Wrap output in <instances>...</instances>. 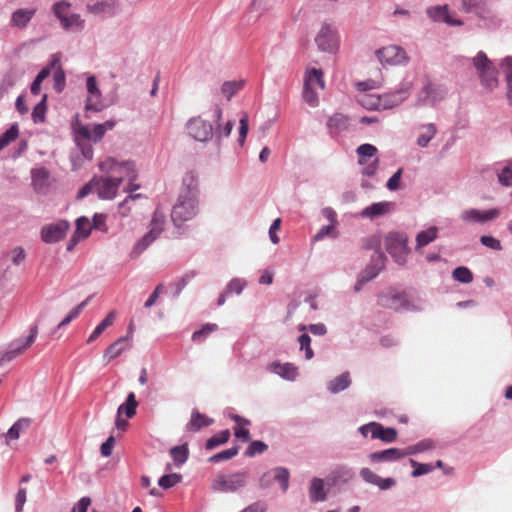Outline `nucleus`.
<instances>
[{
  "label": "nucleus",
  "mask_w": 512,
  "mask_h": 512,
  "mask_svg": "<svg viewBox=\"0 0 512 512\" xmlns=\"http://www.w3.org/2000/svg\"><path fill=\"white\" fill-rule=\"evenodd\" d=\"M199 181L194 172H187L182 179V186L171 211V220L179 228L195 218L199 212Z\"/></svg>",
  "instance_id": "1"
},
{
  "label": "nucleus",
  "mask_w": 512,
  "mask_h": 512,
  "mask_svg": "<svg viewBox=\"0 0 512 512\" xmlns=\"http://www.w3.org/2000/svg\"><path fill=\"white\" fill-rule=\"evenodd\" d=\"M165 224V213L157 208L152 215L148 231L133 245L129 257L133 260L139 258L162 234Z\"/></svg>",
  "instance_id": "2"
},
{
  "label": "nucleus",
  "mask_w": 512,
  "mask_h": 512,
  "mask_svg": "<svg viewBox=\"0 0 512 512\" xmlns=\"http://www.w3.org/2000/svg\"><path fill=\"white\" fill-rule=\"evenodd\" d=\"M408 241V235L398 231H391L384 238L386 251L399 266H404L407 263L411 251L408 247Z\"/></svg>",
  "instance_id": "3"
},
{
  "label": "nucleus",
  "mask_w": 512,
  "mask_h": 512,
  "mask_svg": "<svg viewBox=\"0 0 512 512\" xmlns=\"http://www.w3.org/2000/svg\"><path fill=\"white\" fill-rule=\"evenodd\" d=\"M248 472H236L232 474H219L213 480L211 488L221 493H234L244 488L247 484Z\"/></svg>",
  "instance_id": "4"
},
{
  "label": "nucleus",
  "mask_w": 512,
  "mask_h": 512,
  "mask_svg": "<svg viewBox=\"0 0 512 512\" xmlns=\"http://www.w3.org/2000/svg\"><path fill=\"white\" fill-rule=\"evenodd\" d=\"M447 94L448 89L446 86L428 80L417 94L416 105L435 106L443 101Z\"/></svg>",
  "instance_id": "5"
},
{
  "label": "nucleus",
  "mask_w": 512,
  "mask_h": 512,
  "mask_svg": "<svg viewBox=\"0 0 512 512\" xmlns=\"http://www.w3.org/2000/svg\"><path fill=\"white\" fill-rule=\"evenodd\" d=\"M471 62L479 75L481 83L486 88L493 89L498 82L497 72L487 55L483 51H479L476 56L471 58Z\"/></svg>",
  "instance_id": "6"
},
{
  "label": "nucleus",
  "mask_w": 512,
  "mask_h": 512,
  "mask_svg": "<svg viewBox=\"0 0 512 512\" xmlns=\"http://www.w3.org/2000/svg\"><path fill=\"white\" fill-rule=\"evenodd\" d=\"M38 335V326L33 325L30 328V333L27 337H21L13 340L8 349L0 356V366L8 363L21 354H23L35 342Z\"/></svg>",
  "instance_id": "7"
},
{
  "label": "nucleus",
  "mask_w": 512,
  "mask_h": 512,
  "mask_svg": "<svg viewBox=\"0 0 512 512\" xmlns=\"http://www.w3.org/2000/svg\"><path fill=\"white\" fill-rule=\"evenodd\" d=\"M101 171L105 172L111 178L123 177L133 181L136 178L135 164L132 161L119 162L114 158H107L99 164Z\"/></svg>",
  "instance_id": "8"
},
{
  "label": "nucleus",
  "mask_w": 512,
  "mask_h": 512,
  "mask_svg": "<svg viewBox=\"0 0 512 512\" xmlns=\"http://www.w3.org/2000/svg\"><path fill=\"white\" fill-rule=\"evenodd\" d=\"M500 209L491 208L487 210H480L476 208L465 209L460 213V220L467 225L472 224H485L493 221L500 216Z\"/></svg>",
  "instance_id": "9"
},
{
  "label": "nucleus",
  "mask_w": 512,
  "mask_h": 512,
  "mask_svg": "<svg viewBox=\"0 0 512 512\" xmlns=\"http://www.w3.org/2000/svg\"><path fill=\"white\" fill-rule=\"evenodd\" d=\"M378 304L394 311L413 310L414 307L403 292L389 291L378 296Z\"/></svg>",
  "instance_id": "10"
},
{
  "label": "nucleus",
  "mask_w": 512,
  "mask_h": 512,
  "mask_svg": "<svg viewBox=\"0 0 512 512\" xmlns=\"http://www.w3.org/2000/svg\"><path fill=\"white\" fill-rule=\"evenodd\" d=\"M290 472L287 468L278 466L269 471L264 472L259 478V486L262 489L269 488L273 481L279 483L283 493L289 488Z\"/></svg>",
  "instance_id": "11"
},
{
  "label": "nucleus",
  "mask_w": 512,
  "mask_h": 512,
  "mask_svg": "<svg viewBox=\"0 0 512 512\" xmlns=\"http://www.w3.org/2000/svg\"><path fill=\"white\" fill-rule=\"evenodd\" d=\"M188 134L199 142H208L213 137V126L201 117H193L186 124Z\"/></svg>",
  "instance_id": "12"
},
{
  "label": "nucleus",
  "mask_w": 512,
  "mask_h": 512,
  "mask_svg": "<svg viewBox=\"0 0 512 512\" xmlns=\"http://www.w3.org/2000/svg\"><path fill=\"white\" fill-rule=\"evenodd\" d=\"M74 140L76 148L71 152V162L74 170L81 167L84 160H91L93 158V147L89 140L82 139L74 130Z\"/></svg>",
  "instance_id": "13"
},
{
  "label": "nucleus",
  "mask_w": 512,
  "mask_h": 512,
  "mask_svg": "<svg viewBox=\"0 0 512 512\" xmlns=\"http://www.w3.org/2000/svg\"><path fill=\"white\" fill-rule=\"evenodd\" d=\"M315 42L322 52L335 53L338 50V37L330 24H323L318 32Z\"/></svg>",
  "instance_id": "14"
},
{
  "label": "nucleus",
  "mask_w": 512,
  "mask_h": 512,
  "mask_svg": "<svg viewBox=\"0 0 512 512\" xmlns=\"http://www.w3.org/2000/svg\"><path fill=\"white\" fill-rule=\"evenodd\" d=\"M376 56L382 65H401L408 60L405 50L397 45H389L377 50Z\"/></svg>",
  "instance_id": "15"
},
{
  "label": "nucleus",
  "mask_w": 512,
  "mask_h": 512,
  "mask_svg": "<svg viewBox=\"0 0 512 512\" xmlns=\"http://www.w3.org/2000/svg\"><path fill=\"white\" fill-rule=\"evenodd\" d=\"M354 477L355 472L351 467L339 464L330 470L326 477V481L329 487L340 488L350 483Z\"/></svg>",
  "instance_id": "16"
},
{
  "label": "nucleus",
  "mask_w": 512,
  "mask_h": 512,
  "mask_svg": "<svg viewBox=\"0 0 512 512\" xmlns=\"http://www.w3.org/2000/svg\"><path fill=\"white\" fill-rule=\"evenodd\" d=\"M69 227L70 224L66 220L45 225L41 228V239L48 244L57 243L64 239Z\"/></svg>",
  "instance_id": "17"
},
{
  "label": "nucleus",
  "mask_w": 512,
  "mask_h": 512,
  "mask_svg": "<svg viewBox=\"0 0 512 512\" xmlns=\"http://www.w3.org/2000/svg\"><path fill=\"white\" fill-rule=\"evenodd\" d=\"M96 181V192L98 197L101 199H112L116 196V192L120 184L123 182V177H96Z\"/></svg>",
  "instance_id": "18"
},
{
  "label": "nucleus",
  "mask_w": 512,
  "mask_h": 512,
  "mask_svg": "<svg viewBox=\"0 0 512 512\" xmlns=\"http://www.w3.org/2000/svg\"><path fill=\"white\" fill-rule=\"evenodd\" d=\"M86 87L88 97L86 100L85 108L87 111L99 112L104 108L101 101V91L98 88L95 76L91 75L87 78Z\"/></svg>",
  "instance_id": "19"
},
{
  "label": "nucleus",
  "mask_w": 512,
  "mask_h": 512,
  "mask_svg": "<svg viewBox=\"0 0 512 512\" xmlns=\"http://www.w3.org/2000/svg\"><path fill=\"white\" fill-rule=\"evenodd\" d=\"M326 479L320 477H312L308 484V497L312 504L327 501L329 490L326 487Z\"/></svg>",
  "instance_id": "20"
},
{
  "label": "nucleus",
  "mask_w": 512,
  "mask_h": 512,
  "mask_svg": "<svg viewBox=\"0 0 512 512\" xmlns=\"http://www.w3.org/2000/svg\"><path fill=\"white\" fill-rule=\"evenodd\" d=\"M266 370L290 382L295 381L299 376L298 367L291 362L273 361L267 365Z\"/></svg>",
  "instance_id": "21"
},
{
  "label": "nucleus",
  "mask_w": 512,
  "mask_h": 512,
  "mask_svg": "<svg viewBox=\"0 0 512 512\" xmlns=\"http://www.w3.org/2000/svg\"><path fill=\"white\" fill-rule=\"evenodd\" d=\"M394 209V203L389 201L375 202L365 207L359 212V217L363 219L374 220L391 213Z\"/></svg>",
  "instance_id": "22"
},
{
  "label": "nucleus",
  "mask_w": 512,
  "mask_h": 512,
  "mask_svg": "<svg viewBox=\"0 0 512 512\" xmlns=\"http://www.w3.org/2000/svg\"><path fill=\"white\" fill-rule=\"evenodd\" d=\"M408 94L407 88H400L384 93L380 95V104H378V106H381V110L393 109L403 103L408 97Z\"/></svg>",
  "instance_id": "23"
},
{
  "label": "nucleus",
  "mask_w": 512,
  "mask_h": 512,
  "mask_svg": "<svg viewBox=\"0 0 512 512\" xmlns=\"http://www.w3.org/2000/svg\"><path fill=\"white\" fill-rule=\"evenodd\" d=\"M428 17L434 22H444L449 26H461L463 22L459 19H454L449 15L447 5L431 6L426 9Z\"/></svg>",
  "instance_id": "24"
},
{
  "label": "nucleus",
  "mask_w": 512,
  "mask_h": 512,
  "mask_svg": "<svg viewBox=\"0 0 512 512\" xmlns=\"http://www.w3.org/2000/svg\"><path fill=\"white\" fill-rule=\"evenodd\" d=\"M386 261V255L382 251H376L371 256L369 264L360 273L371 281L384 269Z\"/></svg>",
  "instance_id": "25"
},
{
  "label": "nucleus",
  "mask_w": 512,
  "mask_h": 512,
  "mask_svg": "<svg viewBox=\"0 0 512 512\" xmlns=\"http://www.w3.org/2000/svg\"><path fill=\"white\" fill-rule=\"evenodd\" d=\"M360 476L365 482L377 486L380 490H389L396 485L394 478H382L369 468H362Z\"/></svg>",
  "instance_id": "26"
},
{
  "label": "nucleus",
  "mask_w": 512,
  "mask_h": 512,
  "mask_svg": "<svg viewBox=\"0 0 512 512\" xmlns=\"http://www.w3.org/2000/svg\"><path fill=\"white\" fill-rule=\"evenodd\" d=\"M82 139L93 142L100 141L105 135L104 129L100 124H94L92 127L89 125H79L74 129Z\"/></svg>",
  "instance_id": "27"
},
{
  "label": "nucleus",
  "mask_w": 512,
  "mask_h": 512,
  "mask_svg": "<svg viewBox=\"0 0 512 512\" xmlns=\"http://www.w3.org/2000/svg\"><path fill=\"white\" fill-rule=\"evenodd\" d=\"M351 376L348 371L341 373L326 383V388L331 394H338L351 385Z\"/></svg>",
  "instance_id": "28"
},
{
  "label": "nucleus",
  "mask_w": 512,
  "mask_h": 512,
  "mask_svg": "<svg viewBox=\"0 0 512 512\" xmlns=\"http://www.w3.org/2000/svg\"><path fill=\"white\" fill-rule=\"evenodd\" d=\"M369 459L372 463L395 462L402 459V454L400 448H389L371 453Z\"/></svg>",
  "instance_id": "29"
},
{
  "label": "nucleus",
  "mask_w": 512,
  "mask_h": 512,
  "mask_svg": "<svg viewBox=\"0 0 512 512\" xmlns=\"http://www.w3.org/2000/svg\"><path fill=\"white\" fill-rule=\"evenodd\" d=\"M35 9H17L12 13L10 25L19 29L25 28L35 15Z\"/></svg>",
  "instance_id": "30"
},
{
  "label": "nucleus",
  "mask_w": 512,
  "mask_h": 512,
  "mask_svg": "<svg viewBox=\"0 0 512 512\" xmlns=\"http://www.w3.org/2000/svg\"><path fill=\"white\" fill-rule=\"evenodd\" d=\"M349 127V119L342 113H335L327 121V128L332 135H338Z\"/></svg>",
  "instance_id": "31"
},
{
  "label": "nucleus",
  "mask_w": 512,
  "mask_h": 512,
  "mask_svg": "<svg viewBox=\"0 0 512 512\" xmlns=\"http://www.w3.org/2000/svg\"><path fill=\"white\" fill-rule=\"evenodd\" d=\"M87 9L95 15L113 16L116 13V2L114 0L99 1L88 4Z\"/></svg>",
  "instance_id": "32"
},
{
  "label": "nucleus",
  "mask_w": 512,
  "mask_h": 512,
  "mask_svg": "<svg viewBox=\"0 0 512 512\" xmlns=\"http://www.w3.org/2000/svg\"><path fill=\"white\" fill-rule=\"evenodd\" d=\"M214 420L201 414L197 410H193L191 413L190 421L186 424V430L191 432H197L203 427L212 425Z\"/></svg>",
  "instance_id": "33"
},
{
  "label": "nucleus",
  "mask_w": 512,
  "mask_h": 512,
  "mask_svg": "<svg viewBox=\"0 0 512 512\" xmlns=\"http://www.w3.org/2000/svg\"><path fill=\"white\" fill-rule=\"evenodd\" d=\"M131 340L130 335L122 336L118 338L115 342H113L105 351L104 356L109 357V359H115L122 354L125 350H127L130 346L129 342Z\"/></svg>",
  "instance_id": "34"
},
{
  "label": "nucleus",
  "mask_w": 512,
  "mask_h": 512,
  "mask_svg": "<svg viewBox=\"0 0 512 512\" xmlns=\"http://www.w3.org/2000/svg\"><path fill=\"white\" fill-rule=\"evenodd\" d=\"M419 135L417 137V145L425 148L437 134V127L433 123L422 124L419 126Z\"/></svg>",
  "instance_id": "35"
},
{
  "label": "nucleus",
  "mask_w": 512,
  "mask_h": 512,
  "mask_svg": "<svg viewBox=\"0 0 512 512\" xmlns=\"http://www.w3.org/2000/svg\"><path fill=\"white\" fill-rule=\"evenodd\" d=\"M438 238V228L436 226H430L426 230H422L416 235V246L415 249L419 250Z\"/></svg>",
  "instance_id": "36"
},
{
  "label": "nucleus",
  "mask_w": 512,
  "mask_h": 512,
  "mask_svg": "<svg viewBox=\"0 0 512 512\" xmlns=\"http://www.w3.org/2000/svg\"><path fill=\"white\" fill-rule=\"evenodd\" d=\"M356 153L358 155L359 165H366L367 161H371L378 157V149L369 143L362 144L357 147Z\"/></svg>",
  "instance_id": "37"
},
{
  "label": "nucleus",
  "mask_w": 512,
  "mask_h": 512,
  "mask_svg": "<svg viewBox=\"0 0 512 512\" xmlns=\"http://www.w3.org/2000/svg\"><path fill=\"white\" fill-rule=\"evenodd\" d=\"M91 226L89 219L86 217H79L76 220V229L71 237V242L77 244L80 240L87 238L90 235Z\"/></svg>",
  "instance_id": "38"
},
{
  "label": "nucleus",
  "mask_w": 512,
  "mask_h": 512,
  "mask_svg": "<svg viewBox=\"0 0 512 512\" xmlns=\"http://www.w3.org/2000/svg\"><path fill=\"white\" fill-rule=\"evenodd\" d=\"M397 438V431L392 427H383L381 424L376 423L375 430L373 431V439H380L386 443H392Z\"/></svg>",
  "instance_id": "39"
},
{
  "label": "nucleus",
  "mask_w": 512,
  "mask_h": 512,
  "mask_svg": "<svg viewBox=\"0 0 512 512\" xmlns=\"http://www.w3.org/2000/svg\"><path fill=\"white\" fill-rule=\"evenodd\" d=\"M61 26L66 31L79 32L83 30L85 21L79 14H69L66 18L62 19Z\"/></svg>",
  "instance_id": "40"
},
{
  "label": "nucleus",
  "mask_w": 512,
  "mask_h": 512,
  "mask_svg": "<svg viewBox=\"0 0 512 512\" xmlns=\"http://www.w3.org/2000/svg\"><path fill=\"white\" fill-rule=\"evenodd\" d=\"M138 402L136 401L135 394L130 392L127 395L125 403L121 404L117 409L118 416L125 414L128 418H132L136 414Z\"/></svg>",
  "instance_id": "41"
},
{
  "label": "nucleus",
  "mask_w": 512,
  "mask_h": 512,
  "mask_svg": "<svg viewBox=\"0 0 512 512\" xmlns=\"http://www.w3.org/2000/svg\"><path fill=\"white\" fill-rule=\"evenodd\" d=\"M170 456L172 457L177 467L183 465L189 457V449L187 444L172 447L170 449Z\"/></svg>",
  "instance_id": "42"
},
{
  "label": "nucleus",
  "mask_w": 512,
  "mask_h": 512,
  "mask_svg": "<svg viewBox=\"0 0 512 512\" xmlns=\"http://www.w3.org/2000/svg\"><path fill=\"white\" fill-rule=\"evenodd\" d=\"M312 86L318 85L320 89H324L325 83L323 80V73L320 69L312 68L307 71L304 78V85Z\"/></svg>",
  "instance_id": "43"
},
{
  "label": "nucleus",
  "mask_w": 512,
  "mask_h": 512,
  "mask_svg": "<svg viewBox=\"0 0 512 512\" xmlns=\"http://www.w3.org/2000/svg\"><path fill=\"white\" fill-rule=\"evenodd\" d=\"M244 80L226 81L221 86V93L227 100H230L239 90L243 88Z\"/></svg>",
  "instance_id": "44"
},
{
  "label": "nucleus",
  "mask_w": 512,
  "mask_h": 512,
  "mask_svg": "<svg viewBox=\"0 0 512 512\" xmlns=\"http://www.w3.org/2000/svg\"><path fill=\"white\" fill-rule=\"evenodd\" d=\"M30 425V420L21 418L17 420L7 431L6 438L9 440H16L20 437L22 431L27 429Z\"/></svg>",
  "instance_id": "45"
},
{
  "label": "nucleus",
  "mask_w": 512,
  "mask_h": 512,
  "mask_svg": "<svg viewBox=\"0 0 512 512\" xmlns=\"http://www.w3.org/2000/svg\"><path fill=\"white\" fill-rule=\"evenodd\" d=\"M18 80L19 76L15 71L10 70L5 73L0 82V95L3 96L4 94L8 93L9 90L15 86Z\"/></svg>",
  "instance_id": "46"
},
{
  "label": "nucleus",
  "mask_w": 512,
  "mask_h": 512,
  "mask_svg": "<svg viewBox=\"0 0 512 512\" xmlns=\"http://www.w3.org/2000/svg\"><path fill=\"white\" fill-rule=\"evenodd\" d=\"M47 94H43L39 103L35 105L32 110V119L34 123H42L45 120V114L47 110L46 106Z\"/></svg>",
  "instance_id": "47"
},
{
  "label": "nucleus",
  "mask_w": 512,
  "mask_h": 512,
  "mask_svg": "<svg viewBox=\"0 0 512 512\" xmlns=\"http://www.w3.org/2000/svg\"><path fill=\"white\" fill-rule=\"evenodd\" d=\"M19 135V128L18 124L14 123L11 125V127L6 130L1 136H0V152L8 146L11 142L17 139Z\"/></svg>",
  "instance_id": "48"
},
{
  "label": "nucleus",
  "mask_w": 512,
  "mask_h": 512,
  "mask_svg": "<svg viewBox=\"0 0 512 512\" xmlns=\"http://www.w3.org/2000/svg\"><path fill=\"white\" fill-rule=\"evenodd\" d=\"M501 66L508 84L507 98L510 105H512V57H506Z\"/></svg>",
  "instance_id": "49"
},
{
  "label": "nucleus",
  "mask_w": 512,
  "mask_h": 512,
  "mask_svg": "<svg viewBox=\"0 0 512 512\" xmlns=\"http://www.w3.org/2000/svg\"><path fill=\"white\" fill-rule=\"evenodd\" d=\"M452 277L455 281L464 284H468L473 281L472 272L465 266H459L455 268L452 272Z\"/></svg>",
  "instance_id": "50"
},
{
  "label": "nucleus",
  "mask_w": 512,
  "mask_h": 512,
  "mask_svg": "<svg viewBox=\"0 0 512 512\" xmlns=\"http://www.w3.org/2000/svg\"><path fill=\"white\" fill-rule=\"evenodd\" d=\"M247 286V281L244 279V278H233L231 279L226 287H225V291L226 293H228L229 295L232 294V293H235L236 295H240L243 290L246 288Z\"/></svg>",
  "instance_id": "51"
},
{
  "label": "nucleus",
  "mask_w": 512,
  "mask_h": 512,
  "mask_svg": "<svg viewBox=\"0 0 512 512\" xmlns=\"http://www.w3.org/2000/svg\"><path fill=\"white\" fill-rule=\"evenodd\" d=\"M218 326L214 323L205 324L200 330L192 334V340L197 343L203 342L212 332L216 331Z\"/></svg>",
  "instance_id": "52"
},
{
  "label": "nucleus",
  "mask_w": 512,
  "mask_h": 512,
  "mask_svg": "<svg viewBox=\"0 0 512 512\" xmlns=\"http://www.w3.org/2000/svg\"><path fill=\"white\" fill-rule=\"evenodd\" d=\"M230 432L229 430H223L220 433L209 438L205 444L206 449L212 450L219 445L226 443L229 440Z\"/></svg>",
  "instance_id": "53"
},
{
  "label": "nucleus",
  "mask_w": 512,
  "mask_h": 512,
  "mask_svg": "<svg viewBox=\"0 0 512 512\" xmlns=\"http://www.w3.org/2000/svg\"><path fill=\"white\" fill-rule=\"evenodd\" d=\"M50 73V67H45L37 74L30 86V92L32 95H38L40 93L41 84L50 75Z\"/></svg>",
  "instance_id": "54"
},
{
  "label": "nucleus",
  "mask_w": 512,
  "mask_h": 512,
  "mask_svg": "<svg viewBox=\"0 0 512 512\" xmlns=\"http://www.w3.org/2000/svg\"><path fill=\"white\" fill-rule=\"evenodd\" d=\"M302 98L312 108L319 105L317 92L315 91L314 87L308 86V84L303 86Z\"/></svg>",
  "instance_id": "55"
},
{
  "label": "nucleus",
  "mask_w": 512,
  "mask_h": 512,
  "mask_svg": "<svg viewBox=\"0 0 512 512\" xmlns=\"http://www.w3.org/2000/svg\"><path fill=\"white\" fill-rule=\"evenodd\" d=\"M300 350L305 352V359L311 360L314 357V352L311 348V337L307 333H303L298 337Z\"/></svg>",
  "instance_id": "56"
},
{
  "label": "nucleus",
  "mask_w": 512,
  "mask_h": 512,
  "mask_svg": "<svg viewBox=\"0 0 512 512\" xmlns=\"http://www.w3.org/2000/svg\"><path fill=\"white\" fill-rule=\"evenodd\" d=\"M411 466L414 467L411 475L412 477H420L433 471V465L429 463H418L417 461L410 459Z\"/></svg>",
  "instance_id": "57"
},
{
  "label": "nucleus",
  "mask_w": 512,
  "mask_h": 512,
  "mask_svg": "<svg viewBox=\"0 0 512 512\" xmlns=\"http://www.w3.org/2000/svg\"><path fill=\"white\" fill-rule=\"evenodd\" d=\"M194 276L195 273L193 271H190L171 284V287L174 288V297H178L180 295L182 290L186 287V285L191 281V279Z\"/></svg>",
  "instance_id": "58"
},
{
  "label": "nucleus",
  "mask_w": 512,
  "mask_h": 512,
  "mask_svg": "<svg viewBox=\"0 0 512 512\" xmlns=\"http://www.w3.org/2000/svg\"><path fill=\"white\" fill-rule=\"evenodd\" d=\"M182 480V476L177 473L167 474L160 477L158 485L163 489H169Z\"/></svg>",
  "instance_id": "59"
},
{
  "label": "nucleus",
  "mask_w": 512,
  "mask_h": 512,
  "mask_svg": "<svg viewBox=\"0 0 512 512\" xmlns=\"http://www.w3.org/2000/svg\"><path fill=\"white\" fill-rule=\"evenodd\" d=\"M335 227L336 226H332V225L322 226L317 231V233L313 236V241L314 242L322 241L326 237L336 238L338 236V232L336 231Z\"/></svg>",
  "instance_id": "60"
},
{
  "label": "nucleus",
  "mask_w": 512,
  "mask_h": 512,
  "mask_svg": "<svg viewBox=\"0 0 512 512\" xmlns=\"http://www.w3.org/2000/svg\"><path fill=\"white\" fill-rule=\"evenodd\" d=\"M268 449V445L260 440H255L250 443L245 451V456L254 457L256 454H262Z\"/></svg>",
  "instance_id": "61"
},
{
  "label": "nucleus",
  "mask_w": 512,
  "mask_h": 512,
  "mask_svg": "<svg viewBox=\"0 0 512 512\" xmlns=\"http://www.w3.org/2000/svg\"><path fill=\"white\" fill-rule=\"evenodd\" d=\"M359 101L366 109L381 110V106H378L380 104V95H364Z\"/></svg>",
  "instance_id": "62"
},
{
  "label": "nucleus",
  "mask_w": 512,
  "mask_h": 512,
  "mask_svg": "<svg viewBox=\"0 0 512 512\" xmlns=\"http://www.w3.org/2000/svg\"><path fill=\"white\" fill-rule=\"evenodd\" d=\"M237 454H238V448L232 447V448H229V449H226L219 453L214 454L213 456H211L209 458V461L212 463H218L221 461L229 460V459L233 458L234 456H236Z\"/></svg>",
  "instance_id": "63"
},
{
  "label": "nucleus",
  "mask_w": 512,
  "mask_h": 512,
  "mask_svg": "<svg viewBox=\"0 0 512 512\" xmlns=\"http://www.w3.org/2000/svg\"><path fill=\"white\" fill-rule=\"evenodd\" d=\"M69 7L70 4L65 1L57 2L53 5V12L55 16L59 19L60 23L62 22L63 18H66L67 15H69Z\"/></svg>",
  "instance_id": "64"
}]
</instances>
